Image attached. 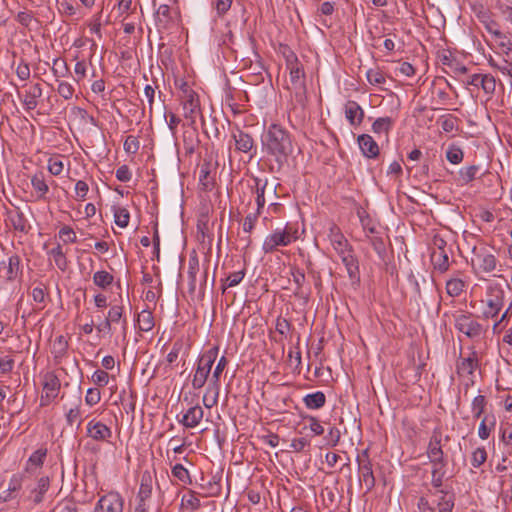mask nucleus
<instances>
[{
  "mask_svg": "<svg viewBox=\"0 0 512 512\" xmlns=\"http://www.w3.org/2000/svg\"><path fill=\"white\" fill-rule=\"evenodd\" d=\"M47 295H48V293L43 284H40L39 286L33 288V290H32V298H33L34 302L41 305L40 309H43L45 307Z\"/></svg>",
  "mask_w": 512,
  "mask_h": 512,
  "instance_id": "54",
  "label": "nucleus"
},
{
  "mask_svg": "<svg viewBox=\"0 0 512 512\" xmlns=\"http://www.w3.org/2000/svg\"><path fill=\"white\" fill-rule=\"evenodd\" d=\"M101 400V393L97 388H89L85 396V402L89 406H94Z\"/></svg>",
  "mask_w": 512,
  "mask_h": 512,
  "instance_id": "61",
  "label": "nucleus"
},
{
  "mask_svg": "<svg viewBox=\"0 0 512 512\" xmlns=\"http://www.w3.org/2000/svg\"><path fill=\"white\" fill-rule=\"evenodd\" d=\"M478 366V358L476 351H472L470 356L461 358L456 365L457 373L460 375H472Z\"/></svg>",
  "mask_w": 512,
  "mask_h": 512,
  "instance_id": "27",
  "label": "nucleus"
},
{
  "mask_svg": "<svg viewBox=\"0 0 512 512\" xmlns=\"http://www.w3.org/2000/svg\"><path fill=\"white\" fill-rule=\"evenodd\" d=\"M253 181L254 185L251 186V191L256 194V210H259L262 213L266 203L265 193L268 191L277 196V185L269 186L268 180L266 178L262 179L259 177H253Z\"/></svg>",
  "mask_w": 512,
  "mask_h": 512,
  "instance_id": "12",
  "label": "nucleus"
},
{
  "mask_svg": "<svg viewBox=\"0 0 512 512\" xmlns=\"http://www.w3.org/2000/svg\"><path fill=\"white\" fill-rule=\"evenodd\" d=\"M468 85L481 87L486 93H492L495 90V79L487 74H473L467 81Z\"/></svg>",
  "mask_w": 512,
  "mask_h": 512,
  "instance_id": "24",
  "label": "nucleus"
},
{
  "mask_svg": "<svg viewBox=\"0 0 512 512\" xmlns=\"http://www.w3.org/2000/svg\"><path fill=\"white\" fill-rule=\"evenodd\" d=\"M479 171L480 167L478 165H470L463 167L458 172V180L461 182L462 185H467L477 178Z\"/></svg>",
  "mask_w": 512,
  "mask_h": 512,
  "instance_id": "35",
  "label": "nucleus"
},
{
  "mask_svg": "<svg viewBox=\"0 0 512 512\" xmlns=\"http://www.w3.org/2000/svg\"><path fill=\"white\" fill-rule=\"evenodd\" d=\"M263 146L279 166L287 162L293 152L290 134L278 124H271L264 134Z\"/></svg>",
  "mask_w": 512,
  "mask_h": 512,
  "instance_id": "1",
  "label": "nucleus"
},
{
  "mask_svg": "<svg viewBox=\"0 0 512 512\" xmlns=\"http://www.w3.org/2000/svg\"><path fill=\"white\" fill-rule=\"evenodd\" d=\"M453 317L455 328L468 338L478 340L484 335L483 325L473 318L472 313L461 312L454 314Z\"/></svg>",
  "mask_w": 512,
  "mask_h": 512,
  "instance_id": "5",
  "label": "nucleus"
},
{
  "mask_svg": "<svg viewBox=\"0 0 512 512\" xmlns=\"http://www.w3.org/2000/svg\"><path fill=\"white\" fill-rule=\"evenodd\" d=\"M86 435L94 441L109 442L112 437V430L101 421L92 419L87 423Z\"/></svg>",
  "mask_w": 512,
  "mask_h": 512,
  "instance_id": "14",
  "label": "nucleus"
},
{
  "mask_svg": "<svg viewBox=\"0 0 512 512\" xmlns=\"http://www.w3.org/2000/svg\"><path fill=\"white\" fill-rule=\"evenodd\" d=\"M297 239L298 230L287 223L284 228H277L265 237L262 244V250L265 254H271L278 251L279 247L289 246Z\"/></svg>",
  "mask_w": 512,
  "mask_h": 512,
  "instance_id": "2",
  "label": "nucleus"
},
{
  "mask_svg": "<svg viewBox=\"0 0 512 512\" xmlns=\"http://www.w3.org/2000/svg\"><path fill=\"white\" fill-rule=\"evenodd\" d=\"M59 237L62 238L65 243H75L77 241L75 232L69 226H63L59 230Z\"/></svg>",
  "mask_w": 512,
  "mask_h": 512,
  "instance_id": "60",
  "label": "nucleus"
},
{
  "mask_svg": "<svg viewBox=\"0 0 512 512\" xmlns=\"http://www.w3.org/2000/svg\"><path fill=\"white\" fill-rule=\"evenodd\" d=\"M114 220L120 228H126L129 224L130 214L124 207H117L114 209Z\"/></svg>",
  "mask_w": 512,
  "mask_h": 512,
  "instance_id": "44",
  "label": "nucleus"
},
{
  "mask_svg": "<svg viewBox=\"0 0 512 512\" xmlns=\"http://www.w3.org/2000/svg\"><path fill=\"white\" fill-rule=\"evenodd\" d=\"M152 476L149 472H144L141 478L140 488L137 495L138 502L146 503V500L151 497L152 494Z\"/></svg>",
  "mask_w": 512,
  "mask_h": 512,
  "instance_id": "29",
  "label": "nucleus"
},
{
  "mask_svg": "<svg viewBox=\"0 0 512 512\" xmlns=\"http://www.w3.org/2000/svg\"><path fill=\"white\" fill-rule=\"evenodd\" d=\"M183 146L187 154H193L199 145L198 131L196 124L190 125V122L183 124Z\"/></svg>",
  "mask_w": 512,
  "mask_h": 512,
  "instance_id": "18",
  "label": "nucleus"
},
{
  "mask_svg": "<svg viewBox=\"0 0 512 512\" xmlns=\"http://www.w3.org/2000/svg\"><path fill=\"white\" fill-rule=\"evenodd\" d=\"M430 261L433 268L439 273H445L449 270V251H432Z\"/></svg>",
  "mask_w": 512,
  "mask_h": 512,
  "instance_id": "26",
  "label": "nucleus"
},
{
  "mask_svg": "<svg viewBox=\"0 0 512 512\" xmlns=\"http://www.w3.org/2000/svg\"><path fill=\"white\" fill-rule=\"evenodd\" d=\"M359 148L367 158L374 159L378 157L380 150L377 142L369 134H361L357 138Z\"/></svg>",
  "mask_w": 512,
  "mask_h": 512,
  "instance_id": "20",
  "label": "nucleus"
},
{
  "mask_svg": "<svg viewBox=\"0 0 512 512\" xmlns=\"http://www.w3.org/2000/svg\"><path fill=\"white\" fill-rule=\"evenodd\" d=\"M123 305H112L108 311L106 319L111 323H118L123 317Z\"/></svg>",
  "mask_w": 512,
  "mask_h": 512,
  "instance_id": "56",
  "label": "nucleus"
},
{
  "mask_svg": "<svg viewBox=\"0 0 512 512\" xmlns=\"http://www.w3.org/2000/svg\"><path fill=\"white\" fill-rule=\"evenodd\" d=\"M445 476H446V471L432 469L431 470V485L436 489L441 488L443 485Z\"/></svg>",
  "mask_w": 512,
  "mask_h": 512,
  "instance_id": "62",
  "label": "nucleus"
},
{
  "mask_svg": "<svg viewBox=\"0 0 512 512\" xmlns=\"http://www.w3.org/2000/svg\"><path fill=\"white\" fill-rule=\"evenodd\" d=\"M9 220L11 222L12 227L22 233H27L30 226L28 224V221L22 211L19 209L15 210L14 212H10L9 214Z\"/></svg>",
  "mask_w": 512,
  "mask_h": 512,
  "instance_id": "32",
  "label": "nucleus"
},
{
  "mask_svg": "<svg viewBox=\"0 0 512 512\" xmlns=\"http://www.w3.org/2000/svg\"><path fill=\"white\" fill-rule=\"evenodd\" d=\"M465 282L460 278H451L446 282V292L451 297H458L464 290Z\"/></svg>",
  "mask_w": 512,
  "mask_h": 512,
  "instance_id": "41",
  "label": "nucleus"
},
{
  "mask_svg": "<svg viewBox=\"0 0 512 512\" xmlns=\"http://www.w3.org/2000/svg\"><path fill=\"white\" fill-rule=\"evenodd\" d=\"M328 238L338 255L344 254V252L350 251L353 248L342 233L341 229L334 223L331 224L329 228Z\"/></svg>",
  "mask_w": 512,
  "mask_h": 512,
  "instance_id": "16",
  "label": "nucleus"
},
{
  "mask_svg": "<svg viewBox=\"0 0 512 512\" xmlns=\"http://www.w3.org/2000/svg\"><path fill=\"white\" fill-rule=\"evenodd\" d=\"M303 402L308 409L317 410L322 408L326 403V396L322 391L307 394L303 398Z\"/></svg>",
  "mask_w": 512,
  "mask_h": 512,
  "instance_id": "33",
  "label": "nucleus"
},
{
  "mask_svg": "<svg viewBox=\"0 0 512 512\" xmlns=\"http://www.w3.org/2000/svg\"><path fill=\"white\" fill-rule=\"evenodd\" d=\"M50 486L49 477H41L37 482V487L32 491L34 494L33 501L39 504L43 501L44 494L48 491Z\"/></svg>",
  "mask_w": 512,
  "mask_h": 512,
  "instance_id": "38",
  "label": "nucleus"
},
{
  "mask_svg": "<svg viewBox=\"0 0 512 512\" xmlns=\"http://www.w3.org/2000/svg\"><path fill=\"white\" fill-rule=\"evenodd\" d=\"M49 254L54 258L56 266L61 271H65L67 269L68 261H67L66 255L63 252L60 244H58L56 247L52 248L50 250Z\"/></svg>",
  "mask_w": 512,
  "mask_h": 512,
  "instance_id": "42",
  "label": "nucleus"
},
{
  "mask_svg": "<svg viewBox=\"0 0 512 512\" xmlns=\"http://www.w3.org/2000/svg\"><path fill=\"white\" fill-rule=\"evenodd\" d=\"M21 487H22V476L19 474H14L9 481L7 490L17 496Z\"/></svg>",
  "mask_w": 512,
  "mask_h": 512,
  "instance_id": "64",
  "label": "nucleus"
},
{
  "mask_svg": "<svg viewBox=\"0 0 512 512\" xmlns=\"http://www.w3.org/2000/svg\"><path fill=\"white\" fill-rule=\"evenodd\" d=\"M172 475L183 484H191V478L188 470L182 464H175L172 467Z\"/></svg>",
  "mask_w": 512,
  "mask_h": 512,
  "instance_id": "46",
  "label": "nucleus"
},
{
  "mask_svg": "<svg viewBox=\"0 0 512 512\" xmlns=\"http://www.w3.org/2000/svg\"><path fill=\"white\" fill-rule=\"evenodd\" d=\"M496 419L494 415H485L478 428V436L482 440L489 438L491 431L495 428Z\"/></svg>",
  "mask_w": 512,
  "mask_h": 512,
  "instance_id": "34",
  "label": "nucleus"
},
{
  "mask_svg": "<svg viewBox=\"0 0 512 512\" xmlns=\"http://www.w3.org/2000/svg\"><path fill=\"white\" fill-rule=\"evenodd\" d=\"M487 459V452L484 447H478L472 452L471 464L473 467L478 468L485 463Z\"/></svg>",
  "mask_w": 512,
  "mask_h": 512,
  "instance_id": "53",
  "label": "nucleus"
},
{
  "mask_svg": "<svg viewBox=\"0 0 512 512\" xmlns=\"http://www.w3.org/2000/svg\"><path fill=\"white\" fill-rule=\"evenodd\" d=\"M227 364H228V360L226 359L225 356H222L219 359V361H218V363H217V365H216V367L214 369L211 381L213 382V384L216 386L217 389L219 388L220 375L223 372V370L226 368ZM217 397H218V390L216 391L215 398L213 399L211 404L206 403V399L204 398V400H203L204 401V405L207 408L212 407L214 404L217 403Z\"/></svg>",
  "mask_w": 512,
  "mask_h": 512,
  "instance_id": "30",
  "label": "nucleus"
},
{
  "mask_svg": "<svg viewBox=\"0 0 512 512\" xmlns=\"http://www.w3.org/2000/svg\"><path fill=\"white\" fill-rule=\"evenodd\" d=\"M359 480L363 482L366 487V492H370L376 485V479L372 469V462L366 461V463L357 464Z\"/></svg>",
  "mask_w": 512,
  "mask_h": 512,
  "instance_id": "23",
  "label": "nucleus"
},
{
  "mask_svg": "<svg viewBox=\"0 0 512 512\" xmlns=\"http://www.w3.org/2000/svg\"><path fill=\"white\" fill-rule=\"evenodd\" d=\"M123 506L122 496L117 492H109L99 499L95 512H122Z\"/></svg>",
  "mask_w": 512,
  "mask_h": 512,
  "instance_id": "11",
  "label": "nucleus"
},
{
  "mask_svg": "<svg viewBox=\"0 0 512 512\" xmlns=\"http://www.w3.org/2000/svg\"><path fill=\"white\" fill-rule=\"evenodd\" d=\"M57 92L59 93V95L61 97L68 100V99L72 98L73 93H74V88L70 83L60 81L58 84V87H57Z\"/></svg>",
  "mask_w": 512,
  "mask_h": 512,
  "instance_id": "59",
  "label": "nucleus"
},
{
  "mask_svg": "<svg viewBox=\"0 0 512 512\" xmlns=\"http://www.w3.org/2000/svg\"><path fill=\"white\" fill-rule=\"evenodd\" d=\"M60 385V380L53 372H47L43 376V394L40 399L41 406L49 405L58 396Z\"/></svg>",
  "mask_w": 512,
  "mask_h": 512,
  "instance_id": "9",
  "label": "nucleus"
},
{
  "mask_svg": "<svg viewBox=\"0 0 512 512\" xmlns=\"http://www.w3.org/2000/svg\"><path fill=\"white\" fill-rule=\"evenodd\" d=\"M291 275L293 278V282L296 285L294 295L301 299L308 300L311 294V290L308 287H305L306 276L303 270L293 267L291 268Z\"/></svg>",
  "mask_w": 512,
  "mask_h": 512,
  "instance_id": "19",
  "label": "nucleus"
},
{
  "mask_svg": "<svg viewBox=\"0 0 512 512\" xmlns=\"http://www.w3.org/2000/svg\"><path fill=\"white\" fill-rule=\"evenodd\" d=\"M164 118L167 121L169 130L171 131L172 135H175L177 132V127L181 122V119L173 112L167 113L164 112Z\"/></svg>",
  "mask_w": 512,
  "mask_h": 512,
  "instance_id": "58",
  "label": "nucleus"
},
{
  "mask_svg": "<svg viewBox=\"0 0 512 512\" xmlns=\"http://www.w3.org/2000/svg\"><path fill=\"white\" fill-rule=\"evenodd\" d=\"M366 78L371 85L384 84L386 81L384 73L380 71L378 68L367 70Z\"/></svg>",
  "mask_w": 512,
  "mask_h": 512,
  "instance_id": "52",
  "label": "nucleus"
},
{
  "mask_svg": "<svg viewBox=\"0 0 512 512\" xmlns=\"http://www.w3.org/2000/svg\"><path fill=\"white\" fill-rule=\"evenodd\" d=\"M212 162L204 159L199 171V186L202 191L209 192L215 187V177L212 175Z\"/></svg>",
  "mask_w": 512,
  "mask_h": 512,
  "instance_id": "17",
  "label": "nucleus"
},
{
  "mask_svg": "<svg viewBox=\"0 0 512 512\" xmlns=\"http://www.w3.org/2000/svg\"><path fill=\"white\" fill-rule=\"evenodd\" d=\"M114 277L107 271L101 270L97 271L93 275V282L96 286L106 289L113 283Z\"/></svg>",
  "mask_w": 512,
  "mask_h": 512,
  "instance_id": "43",
  "label": "nucleus"
},
{
  "mask_svg": "<svg viewBox=\"0 0 512 512\" xmlns=\"http://www.w3.org/2000/svg\"><path fill=\"white\" fill-rule=\"evenodd\" d=\"M218 351V346H214L200 356L197 369L192 379V387L194 389H200L205 385L212 366L217 358Z\"/></svg>",
  "mask_w": 512,
  "mask_h": 512,
  "instance_id": "3",
  "label": "nucleus"
},
{
  "mask_svg": "<svg viewBox=\"0 0 512 512\" xmlns=\"http://www.w3.org/2000/svg\"><path fill=\"white\" fill-rule=\"evenodd\" d=\"M20 264L21 260L18 255L14 254L8 258L7 281H13L17 278L18 274L21 272Z\"/></svg>",
  "mask_w": 512,
  "mask_h": 512,
  "instance_id": "37",
  "label": "nucleus"
},
{
  "mask_svg": "<svg viewBox=\"0 0 512 512\" xmlns=\"http://www.w3.org/2000/svg\"><path fill=\"white\" fill-rule=\"evenodd\" d=\"M42 96V88L39 83L32 85L25 91L23 104L27 110H34L38 106V98Z\"/></svg>",
  "mask_w": 512,
  "mask_h": 512,
  "instance_id": "28",
  "label": "nucleus"
},
{
  "mask_svg": "<svg viewBox=\"0 0 512 512\" xmlns=\"http://www.w3.org/2000/svg\"><path fill=\"white\" fill-rule=\"evenodd\" d=\"M340 437V430L337 427H331L326 436L327 445L330 447L337 446L340 441Z\"/></svg>",
  "mask_w": 512,
  "mask_h": 512,
  "instance_id": "63",
  "label": "nucleus"
},
{
  "mask_svg": "<svg viewBox=\"0 0 512 512\" xmlns=\"http://www.w3.org/2000/svg\"><path fill=\"white\" fill-rule=\"evenodd\" d=\"M31 185L38 200H46L49 192V185L43 172H37L31 177Z\"/></svg>",
  "mask_w": 512,
  "mask_h": 512,
  "instance_id": "25",
  "label": "nucleus"
},
{
  "mask_svg": "<svg viewBox=\"0 0 512 512\" xmlns=\"http://www.w3.org/2000/svg\"><path fill=\"white\" fill-rule=\"evenodd\" d=\"M199 272V261L196 257L189 259L188 266V279H189V292L194 293L196 289V276Z\"/></svg>",
  "mask_w": 512,
  "mask_h": 512,
  "instance_id": "39",
  "label": "nucleus"
},
{
  "mask_svg": "<svg viewBox=\"0 0 512 512\" xmlns=\"http://www.w3.org/2000/svg\"><path fill=\"white\" fill-rule=\"evenodd\" d=\"M261 214L262 213L259 210H256L255 212L246 215L243 222V231L246 233H251Z\"/></svg>",
  "mask_w": 512,
  "mask_h": 512,
  "instance_id": "55",
  "label": "nucleus"
},
{
  "mask_svg": "<svg viewBox=\"0 0 512 512\" xmlns=\"http://www.w3.org/2000/svg\"><path fill=\"white\" fill-rule=\"evenodd\" d=\"M306 268H307L308 275L312 278V280L314 282L315 288L320 292L323 287L322 276H321L320 271H317L314 268V264L312 263L311 260H308L306 262Z\"/></svg>",
  "mask_w": 512,
  "mask_h": 512,
  "instance_id": "47",
  "label": "nucleus"
},
{
  "mask_svg": "<svg viewBox=\"0 0 512 512\" xmlns=\"http://www.w3.org/2000/svg\"><path fill=\"white\" fill-rule=\"evenodd\" d=\"M342 263L344 264L348 277L353 286H359L360 284V270H359V262L358 259L353 254V248L350 251L344 252V254H340Z\"/></svg>",
  "mask_w": 512,
  "mask_h": 512,
  "instance_id": "15",
  "label": "nucleus"
},
{
  "mask_svg": "<svg viewBox=\"0 0 512 512\" xmlns=\"http://www.w3.org/2000/svg\"><path fill=\"white\" fill-rule=\"evenodd\" d=\"M245 276V271L244 270H241V271H237V272H234L232 274H230L226 279H225V283L222 284V292L224 293L226 291L227 288L229 287H234L236 285H238L242 279L244 278Z\"/></svg>",
  "mask_w": 512,
  "mask_h": 512,
  "instance_id": "50",
  "label": "nucleus"
},
{
  "mask_svg": "<svg viewBox=\"0 0 512 512\" xmlns=\"http://www.w3.org/2000/svg\"><path fill=\"white\" fill-rule=\"evenodd\" d=\"M181 505L190 508L192 511H196L201 507V502L195 492L190 490L188 495L182 497Z\"/></svg>",
  "mask_w": 512,
  "mask_h": 512,
  "instance_id": "48",
  "label": "nucleus"
},
{
  "mask_svg": "<svg viewBox=\"0 0 512 512\" xmlns=\"http://www.w3.org/2000/svg\"><path fill=\"white\" fill-rule=\"evenodd\" d=\"M442 433L439 430H434L427 447V457L431 464H443V459H446L441 445Z\"/></svg>",
  "mask_w": 512,
  "mask_h": 512,
  "instance_id": "13",
  "label": "nucleus"
},
{
  "mask_svg": "<svg viewBox=\"0 0 512 512\" xmlns=\"http://www.w3.org/2000/svg\"><path fill=\"white\" fill-rule=\"evenodd\" d=\"M181 89V105L183 108L184 118L190 122V125L196 124V118L201 115V107L198 94L189 87L186 82L180 86Z\"/></svg>",
  "mask_w": 512,
  "mask_h": 512,
  "instance_id": "4",
  "label": "nucleus"
},
{
  "mask_svg": "<svg viewBox=\"0 0 512 512\" xmlns=\"http://www.w3.org/2000/svg\"><path fill=\"white\" fill-rule=\"evenodd\" d=\"M290 71V81L295 90V100L301 106L306 102V85H305V72L300 63L288 66Z\"/></svg>",
  "mask_w": 512,
  "mask_h": 512,
  "instance_id": "7",
  "label": "nucleus"
},
{
  "mask_svg": "<svg viewBox=\"0 0 512 512\" xmlns=\"http://www.w3.org/2000/svg\"><path fill=\"white\" fill-rule=\"evenodd\" d=\"M368 241L375 252L379 255V257L384 258L386 255V245L384 239L381 236H372L368 237Z\"/></svg>",
  "mask_w": 512,
  "mask_h": 512,
  "instance_id": "51",
  "label": "nucleus"
},
{
  "mask_svg": "<svg viewBox=\"0 0 512 512\" xmlns=\"http://www.w3.org/2000/svg\"><path fill=\"white\" fill-rule=\"evenodd\" d=\"M138 324L139 329L144 332H148L153 329L155 323H154V316L151 311L149 310H143L138 315Z\"/></svg>",
  "mask_w": 512,
  "mask_h": 512,
  "instance_id": "40",
  "label": "nucleus"
},
{
  "mask_svg": "<svg viewBox=\"0 0 512 512\" xmlns=\"http://www.w3.org/2000/svg\"><path fill=\"white\" fill-rule=\"evenodd\" d=\"M172 20H173V18L171 15L170 6L167 4L160 5L155 13L156 25L159 28L166 29V28H168V26L172 22Z\"/></svg>",
  "mask_w": 512,
  "mask_h": 512,
  "instance_id": "31",
  "label": "nucleus"
},
{
  "mask_svg": "<svg viewBox=\"0 0 512 512\" xmlns=\"http://www.w3.org/2000/svg\"><path fill=\"white\" fill-rule=\"evenodd\" d=\"M232 138L235 144V151L248 154L250 160L256 156L257 146L252 135L237 127L232 132Z\"/></svg>",
  "mask_w": 512,
  "mask_h": 512,
  "instance_id": "8",
  "label": "nucleus"
},
{
  "mask_svg": "<svg viewBox=\"0 0 512 512\" xmlns=\"http://www.w3.org/2000/svg\"><path fill=\"white\" fill-rule=\"evenodd\" d=\"M474 256L471 259L473 268H478L485 273H489L496 268V258L486 248L473 249Z\"/></svg>",
  "mask_w": 512,
  "mask_h": 512,
  "instance_id": "10",
  "label": "nucleus"
},
{
  "mask_svg": "<svg viewBox=\"0 0 512 512\" xmlns=\"http://www.w3.org/2000/svg\"><path fill=\"white\" fill-rule=\"evenodd\" d=\"M504 297L505 291L500 284L494 283L487 287V308L483 312L485 318H494L499 314L504 305Z\"/></svg>",
  "mask_w": 512,
  "mask_h": 512,
  "instance_id": "6",
  "label": "nucleus"
},
{
  "mask_svg": "<svg viewBox=\"0 0 512 512\" xmlns=\"http://www.w3.org/2000/svg\"><path fill=\"white\" fill-rule=\"evenodd\" d=\"M487 401L485 396L478 395L472 401V412L474 418H480L485 411Z\"/></svg>",
  "mask_w": 512,
  "mask_h": 512,
  "instance_id": "49",
  "label": "nucleus"
},
{
  "mask_svg": "<svg viewBox=\"0 0 512 512\" xmlns=\"http://www.w3.org/2000/svg\"><path fill=\"white\" fill-rule=\"evenodd\" d=\"M394 122V119L391 117L377 118L372 124V131L376 134L384 133L386 136H388L394 125Z\"/></svg>",
  "mask_w": 512,
  "mask_h": 512,
  "instance_id": "36",
  "label": "nucleus"
},
{
  "mask_svg": "<svg viewBox=\"0 0 512 512\" xmlns=\"http://www.w3.org/2000/svg\"><path fill=\"white\" fill-rule=\"evenodd\" d=\"M364 110L354 100H349L345 104V117L351 126H359L364 119Z\"/></svg>",
  "mask_w": 512,
  "mask_h": 512,
  "instance_id": "21",
  "label": "nucleus"
},
{
  "mask_svg": "<svg viewBox=\"0 0 512 512\" xmlns=\"http://www.w3.org/2000/svg\"><path fill=\"white\" fill-rule=\"evenodd\" d=\"M203 416L204 411L202 407L195 405L190 407L186 413L183 414L182 418L179 419V423H181L186 428H194L199 425Z\"/></svg>",
  "mask_w": 512,
  "mask_h": 512,
  "instance_id": "22",
  "label": "nucleus"
},
{
  "mask_svg": "<svg viewBox=\"0 0 512 512\" xmlns=\"http://www.w3.org/2000/svg\"><path fill=\"white\" fill-rule=\"evenodd\" d=\"M446 158L452 164H459L463 161L464 152L460 147L452 144L446 151Z\"/></svg>",
  "mask_w": 512,
  "mask_h": 512,
  "instance_id": "45",
  "label": "nucleus"
},
{
  "mask_svg": "<svg viewBox=\"0 0 512 512\" xmlns=\"http://www.w3.org/2000/svg\"><path fill=\"white\" fill-rule=\"evenodd\" d=\"M457 117L448 114L440 117L441 127L445 132H452L456 127Z\"/></svg>",
  "mask_w": 512,
  "mask_h": 512,
  "instance_id": "57",
  "label": "nucleus"
}]
</instances>
